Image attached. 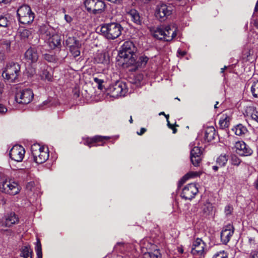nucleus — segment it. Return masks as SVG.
I'll return each mask as SVG.
<instances>
[{"label": "nucleus", "mask_w": 258, "mask_h": 258, "mask_svg": "<svg viewBox=\"0 0 258 258\" xmlns=\"http://www.w3.org/2000/svg\"><path fill=\"white\" fill-rule=\"evenodd\" d=\"M80 47L81 46H76L70 48V51L74 57L78 56L80 54V51L79 50Z\"/></svg>", "instance_id": "obj_41"}, {"label": "nucleus", "mask_w": 258, "mask_h": 258, "mask_svg": "<svg viewBox=\"0 0 258 258\" xmlns=\"http://www.w3.org/2000/svg\"><path fill=\"white\" fill-rule=\"evenodd\" d=\"M147 130L145 128L142 127L141 128L140 132H137V134L139 135H142L144 134L146 132Z\"/></svg>", "instance_id": "obj_55"}, {"label": "nucleus", "mask_w": 258, "mask_h": 258, "mask_svg": "<svg viewBox=\"0 0 258 258\" xmlns=\"http://www.w3.org/2000/svg\"><path fill=\"white\" fill-rule=\"evenodd\" d=\"M31 34V31L26 29H20L18 32V36L24 41H26Z\"/></svg>", "instance_id": "obj_26"}, {"label": "nucleus", "mask_w": 258, "mask_h": 258, "mask_svg": "<svg viewBox=\"0 0 258 258\" xmlns=\"http://www.w3.org/2000/svg\"><path fill=\"white\" fill-rule=\"evenodd\" d=\"M17 14L19 22L23 24L31 23L34 19V14L27 5L20 7L17 11Z\"/></svg>", "instance_id": "obj_5"}, {"label": "nucleus", "mask_w": 258, "mask_h": 258, "mask_svg": "<svg viewBox=\"0 0 258 258\" xmlns=\"http://www.w3.org/2000/svg\"><path fill=\"white\" fill-rule=\"evenodd\" d=\"M200 176V174L198 172L190 171L186 174L179 181L180 183H184L187 179L192 178L195 177H197Z\"/></svg>", "instance_id": "obj_33"}, {"label": "nucleus", "mask_w": 258, "mask_h": 258, "mask_svg": "<svg viewBox=\"0 0 258 258\" xmlns=\"http://www.w3.org/2000/svg\"><path fill=\"white\" fill-rule=\"evenodd\" d=\"M25 153V149L22 146L16 145L11 149L9 155L12 160L19 162L24 158Z\"/></svg>", "instance_id": "obj_12"}, {"label": "nucleus", "mask_w": 258, "mask_h": 258, "mask_svg": "<svg viewBox=\"0 0 258 258\" xmlns=\"http://www.w3.org/2000/svg\"><path fill=\"white\" fill-rule=\"evenodd\" d=\"M186 54V52L184 51H181V50H178L177 51V56H183Z\"/></svg>", "instance_id": "obj_54"}, {"label": "nucleus", "mask_w": 258, "mask_h": 258, "mask_svg": "<svg viewBox=\"0 0 258 258\" xmlns=\"http://www.w3.org/2000/svg\"><path fill=\"white\" fill-rule=\"evenodd\" d=\"M236 153L241 156H248L252 154V150L243 141H238L235 145Z\"/></svg>", "instance_id": "obj_16"}, {"label": "nucleus", "mask_w": 258, "mask_h": 258, "mask_svg": "<svg viewBox=\"0 0 258 258\" xmlns=\"http://www.w3.org/2000/svg\"><path fill=\"white\" fill-rule=\"evenodd\" d=\"M34 161L38 164L44 163L49 158L48 150L38 144H34L31 148Z\"/></svg>", "instance_id": "obj_4"}, {"label": "nucleus", "mask_w": 258, "mask_h": 258, "mask_svg": "<svg viewBox=\"0 0 258 258\" xmlns=\"http://www.w3.org/2000/svg\"><path fill=\"white\" fill-rule=\"evenodd\" d=\"M34 182L31 181L28 183H27L26 185V188L28 190H31L32 189V188L34 187Z\"/></svg>", "instance_id": "obj_49"}, {"label": "nucleus", "mask_w": 258, "mask_h": 258, "mask_svg": "<svg viewBox=\"0 0 258 258\" xmlns=\"http://www.w3.org/2000/svg\"><path fill=\"white\" fill-rule=\"evenodd\" d=\"M167 126L169 128L172 130L173 134H175L177 132V129L175 128V126H178V125H177L176 123L175 124V126H174V125L170 123L169 121H168Z\"/></svg>", "instance_id": "obj_47"}, {"label": "nucleus", "mask_w": 258, "mask_h": 258, "mask_svg": "<svg viewBox=\"0 0 258 258\" xmlns=\"http://www.w3.org/2000/svg\"><path fill=\"white\" fill-rule=\"evenodd\" d=\"M20 65L18 62H10L6 64L2 76L10 82H14L20 74Z\"/></svg>", "instance_id": "obj_3"}, {"label": "nucleus", "mask_w": 258, "mask_h": 258, "mask_svg": "<svg viewBox=\"0 0 258 258\" xmlns=\"http://www.w3.org/2000/svg\"><path fill=\"white\" fill-rule=\"evenodd\" d=\"M123 28L117 23L105 24L101 26L102 35L107 39L113 40L118 38L121 33Z\"/></svg>", "instance_id": "obj_2"}, {"label": "nucleus", "mask_w": 258, "mask_h": 258, "mask_svg": "<svg viewBox=\"0 0 258 258\" xmlns=\"http://www.w3.org/2000/svg\"><path fill=\"white\" fill-rule=\"evenodd\" d=\"M241 162V160L235 155H231L230 163L234 166H238Z\"/></svg>", "instance_id": "obj_36"}, {"label": "nucleus", "mask_w": 258, "mask_h": 258, "mask_svg": "<svg viewBox=\"0 0 258 258\" xmlns=\"http://www.w3.org/2000/svg\"><path fill=\"white\" fill-rule=\"evenodd\" d=\"M20 189L18 183L12 180H6L0 183V191L10 195L18 194Z\"/></svg>", "instance_id": "obj_7"}, {"label": "nucleus", "mask_w": 258, "mask_h": 258, "mask_svg": "<svg viewBox=\"0 0 258 258\" xmlns=\"http://www.w3.org/2000/svg\"><path fill=\"white\" fill-rule=\"evenodd\" d=\"M227 173L230 175H234L235 173V170L232 167H229L227 168Z\"/></svg>", "instance_id": "obj_48"}, {"label": "nucleus", "mask_w": 258, "mask_h": 258, "mask_svg": "<svg viewBox=\"0 0 258 258\" xmlns=\"http://www.w3.org/2000/svg\"><path fill=\"white\" fill-rule=\"evenodd\" d=\"M7 111V109L4 106L0 104V114H4Z\"/></svg>", "instance_id": "obj_51"}, {"label": "nucleus", "mask_w": 258, "mask_h": 258, "mask_svg": "<svg viewBox=\"0 0 258 258\" xmlns=\"http://www.w3.org/2000/svg\"><path fill=\"white\" fill-rule=\"evenodd\" d=\"M109 138H110L107 136H95L92 138H88L84 143V144L91 147V144L93 143L102 142L104 140H108Z\"/></svg>", "instance_id": "obj_20"}, {"label": "nucleus", "mask_w": 258, "mask_h": 258, "mask_svg": "<svg viewBox=\"0 0 258 258\" xmlns=\"http://www.w3.org/2000/svg\"><path fill=\"white\" fill-rule=\"evenodd\" d=\"M25 58L28 62H36L39 58L37 49L33 47L29 48L25 53Z\"/></svg>", "instance_id": "obj_18"}, {"label": "nucleus", "mask_w": 258, "mask_h": 258, "mask_svg": "<svg viewBox=\"0 0 258 258\" xmlns=\"http://www.w3.org/2000/svg\"><path fill=\"white\" fill-rule=\"evenodd\" d=\"M136 48L134 43L130 41H127L124 42L121 46L119 53L118 56L122 59V64L128 67L134 64L135 63V54H134Z\"/></svg>", "instance_id": "obj_1"}, {"label": "nucleus", "mask_w": 258, "mask_h": 258, "mask_svg": "<svg viewBox=\"0 0 258 258\" xmlns=\"http://www.w3.org/2000/svg\"><path fill=\"white\" fill-rule=\"evenodd\" d=\"M254 11L255 12H257L258 11V0L256 2V5L255 6V8H254Z\"/></svg>", "instance_id": "obj_58"}, {"label": "nucleus", "mask_w": 258, "mask_h": 258, "mask_svg": "<svg viewBox=\"0 0 258 258\" xmlns=\"http://www.w3.org/2000/svg\"><path fill=\"white\" fill-rule=\"evenodd\" d=\"M148 60L149 58L147 56L145 55H142L139 57V60H138L137 62L135 61V63L134 64L136 63V66L137 67H144L147 64V62L148 61Z\"/></svg>", "instance_id": "obj_32"}, {"label": "nucleus", "mask_w": 258, "mask_h": 258, "mask_svg": "<svg viewBox=\"0 0 258 258\" xmlns=\"http://www.w3.org/2000/svg\"><path fill=\"white\" fill-rule=\"evenodd\" d=\"M143 258H161V253L158 249L153 251L147 252L144 253Z\"/></svg>", "instance_id": "obj_28"}, {"label": "nucleus", "mask_w": 258, "mask_h": 258, "mask_svg": "<svg viewBox=\"0 0 258 258\" xmlns=\"http://www.w3.org/2000/svg\"><path fill=\"white\" fill-rule=\"evenodd\" d=\"M64 19L69 23H70L73 21V18L69 15H64Z\"/></svg>", "instance_id": "obj_52"}, {"label": "nucleus", "mask_w": 258, "mask_h": 258, "mask_svg": "<svg viewBox=\"0 0 258 258\" xmlns=\"http://www.w3.org/2000/svg\"><path fill=\"white\" fill-rule=\"evenodd\" d=\"M32 249L29 246H23L21 248L20 255L24 258H32Z\"/></svg>", "instance_id": "obj_23"}, {"label": "nucleus", "mask_w": 258, "mask_h": 258, "mask_svg": "<svg viewBox=\"0 0 258 258\" xmlns=\"http://www.w3.org/2000/svg\"><path fill=\"white\" fill-rule=\"evenodd\" d=\"M6 44L7 45L8 47H10V42L7 41Z\"/></svg>", "instance_id": "obj_64"}, {"label": "nucleus", "mask_w": 258, "mask_h": 258, "mask_svg": "<svg viewBox=\"0 0 258 258\" xmlns=\"http://www.w3.org/2000/svg\"><path fill=\"white\" fill-rule=\"evenodd\" d=\"M94 81L97 84V87L100 90H102L103 88V85L102 84L104 83V80L102 79H99L97 77L93 78Z\"/></svg>", "instance_id": "obj_42"}, {"label": "nucleus", "mask_w": 258, "mask_h": 258, "mask_svg": "<svg viewBox=\"0 0 258 258\" xmlns=\"http://www.w3.org/2000/svg\"><path fill=\"white\" fill-rule=\"evenodd\" d=\"M50 57V56L49 55H45V59L48 60L50 61V60H49V57Z\"/></svg>", "instance_id": "obj_62"}, {"label": "nucleus", "mask_w": 258, "mask_h": 258, "mask_svg": "<svg viewBox=\"0 0 258 258\" xmlns=\"http://www.w3.org/2000/svg\"><path fill=\"white\" fill-rule=\"evenodd\" d=\"M250 258H258V251H252L250 253Z\"/></svg>", "instance_id": "obj_50"}, {"label": "nucleus", "mask_w": 258, "mask_h": 258, "mask_svg": "<svg viewBox=\"0 0 258 258\" xmlns=\"http://www.w3.org/2000/svg\"><path fill=\"white\" fill-rule=\"evenodd\" d=\"M84 5L87 11L94 15L102 13L105 8V4L102 0H86Z\"/></svg>", "instance_id": "obj_6"}, {"label": "nucleus", "mask_w": 258, "mask_h": 258, "mask_svg": "<svg viewBox=\"0 0 258 258\" xmlns=\"http://www.w3.org/2000/svg\"><path fill=\"white\" fill-rule=\"evenodd\" d=\"M206 243L202 239L198 238L192 243L191 253L193 255H202L205 254L206 250H205Z\"/></svg>", "instance_id": "obj_14"}, {"label": "nucleus", "mask_w": 258, "mask_h": 258, "mask_svg": "<svg viewBox=\"0 0 258 258\" xmlns=\"http://www.w3.org/2000/svg\"><path fill=\"white\" fill-rule=\"evenodd\" d=\"M66 44L70 48L74 47L76 46H81V44L80 41L76 39L74 37H70L66 40Z\"/></svg>", "instance_id": "obj_30"}, {"label": "nucleus", "mask_w": 258, "mask_h": 258, "mask_svg": "<svg viewBox=\"0 0 258 258\" xmlns=\"http://www.w3.org/2000/svg\"><path fill=\"white\" fill-rule=\"evenodd\" d=\"M213 208V206L211 204L207 203L203 206L202 210L205 215H210L212 213Z\"/></svg>", "instance_id": "obj_34"}, {"label": "nucleus", "mask_w": 258, "mask_h": 258, "mask_svg": "<svg viewBox=\"0 0 258 258\" xmlns=\"http://www.w3.org/2000/svg\"><path fill=\"white\" fill-rule=\"evenodd\" d=\"M74 95L76 97H78L79 96V93L76 91L75 92Z\"/></svg>", "instance_id": "obj_61"}, {"label": "nucleus", "mask_w": 258, "mask_h": 258, "mask_svg": "<svg viewBox=\"0 0 258 258\" xmlns=\"http://www.w3.org/2000/svg\"><path fill=\"white\" fill-rule=\"evenodd\" d=\"M228 161V157L226 155H220L217 159V163L220 166H224Z\"/></svg>", "instance_id": "obj_35"}, {"label": "nucleus", "mask_w": 258, "mask_h": 258, "mask_svg": "<svg viewBox=\"0 0 258 258\" xmlns=\"http://www.w3.org/2000/svg\"><path fill=\"white\" fill-rule=\"evenodd\" d=\"M35 250L37 253V258H42L41 245L39 239H37L35 246Z\"/></svg>", "instance_id": "obj_37"}, {"label": "nucleus", "mask_w": 258, "mask_h": 258, "mask_svg": "<svg viewBox=\"0 0 258 258\" xmlns=\"http://www.w3.org/2000/svg\"><path fill=\"white\" fill-rule=\"evenodd\" d=\"M254 186L256 188H258V177L257 178H256V179L255 180L254 183Z\"/></svg>", "instance_id": "obj_57"}, {"label": "nucleus", "mask_w": 258, "mask_h": 258, "mask_svg": "<svg viewBox=\"0 0 258 258\" xmlns=\"http://www.w3.org/2000/svg\"><path fill=\"white\" fill-rule=\"evenodd\" d=\"M4 84L2 82H0V99L2 97V94L4 91Z\"/></svg>", "instance_id": "obj_53"}, {"label": "nucleus", "mask_w": 258, "mask_h": 258, "mask_svg": "<svg viewBox=\"0 0 258 258\" xmlns=\"http://www.w3.org/2000/svg\"><path fill=\"white\" fill-rule=\"evenodd\" d=\"M234 233L233 225L228 224L223 227L221 232V241L224 244H227Z\"/></svg>", "instance_id": "obj_17"}, {"label": "nucleus", "mask_w": 258, "mask_h": 258, "mask_svg": "<svg viewBox=\"0 0 258 258\" xmlns=\"http://www.w3.org/2000/svg\"><path fill=\"white\" fill-rule=\"evenodd\" d=\"M165 31L167 38H171V40L176 36V30L173 27L171 28L170 26H167L165 27ZM165 37L166 36H165Z\"/></svg>", "instance_id": "obj_27"}, {"label": "nucleus", "mask_w": 258, "mask_h": 258, "mask_svg": "<svg viewBox=\"0 0 258 258\" xmlns=\"http://www.w3.org/2000/svg\"><path fill=\"white\" fill-rule=\"evenodd\" d=\"M19 217L14 212H10L5 216L3 220H0V226L5 227H10L18 223Z\"/></svg>", "instance_id": "obj_13"}, {"label": "nucleus", "mask_w": 258, "mask_h": 258, "mask_svg": "<svg viewBox=\"0 0 258 258\" xmlns=\"http://www.w3.org/2000/svg\"><path fill=\"white\" fill-rule=\"evenodd\" d=\"M230 120V116L226 114H223L219 121L220 128L223 130L228 127Z\"/></svg>", "instance_id": "obj_21"}, {"label": "nucleus", "mask_w": 258, "mask_h": 258, "mask_svg": "<svg viewBox=\"0 0 258 258\" xmlns=\"http://www.w3.org/2000/svg\"><path fill=\"white\" fill-rule=\"evenodd\" d=\"M251 91L253 97L258 98V80L253 83L251 87Z\"/></svg>", "instance_id": "obj_38"}, {"label": "nucleus", "mask_w": 258, "mask_h": 258, "mask_svg": "<svg viewBox=\"0 0 258 258\" xmlns=\"http://www.w3.org/2000/svg\"><path fill=\"white\" fill-rule=\"evenodd\" d=\"M213 169L214 170H215V171H217V170H218V166H214L213 167Z\"/></svg>", "instance_id": "obj_59"}, {"label": "nucleus", "mask_w": 258, "mask_h": 258, "mask_svg": "<svg viewBox=\"0 0 258 258\" xmlns=\"http://www.w3.org/2000/svg\"><path fill=\"white\" fill-rule=\"evenodd\" d=\"M33 95L31 89H26L17 93L15 98L18 103L27 104L32 101Z\"/></svg>", "instance_id": "obj_9"}, {"label": "nucleus", "mask_w": 258, "mask_h": 258, "mask_svg": "<svg viewBox=\"0 0 258 258\" xmlns=\"http://www.w3.org/2000/svg\"><path fill=\"white\" fill-rule=\"evenodd\" d=\"M12 0H0V3L8 4L11 2Z\"/></svg>", "instance_id": "obj_56"}, {"label": "nucleus", "mask_w": 258, "mask_h": 258, "mask_svg": "<svg viewBox=\"0 0 258 258\" xmlns=\"http://www.w3.org/2000/svg\"><path fill=\"white\" fill-rule=\"evenodd\" d=\"M213 258H227V256L224 251H220L216 253Z\"/></svg>", "instance_id": "obj_43"}, {"label": "nucleus", "mask_w": 258, "mask_h": 258, "mask_svg": "<svg viewBox=\"0 0 258 258\" xmlns=\"http://www.w3.org/2000/svg\"><path fill=\"white\" fill-rule=\"evenodd\" d=\"M132 21L137 25L142 24V20L139 13L135 10H132L128 13Z\"/></svg>", "instance_id": "obj_25"}, {"label": "nucleus", "mask_w": 258, "mask_h": 258, "mask_svg": "<svg viewBox=\"0 0 258 258\" xmlns=\"http://www.w3.org/2000/svg\"><path fill=\"white\" fill-rule=\"evenodd\" d=\"M108 93L112 97L123 96L127 92L125 83L121 81H116L111 85L107 89Z\"/></svg>", "instance_id": "obj_8"}, {"label": "nucleus", "mask_w": 258, "mask_h": 258, "mask_svg": "<svg viewBox=\"0 0 258 258\" xmlns=\"http://www.w3.org/2000/svg\"><path fill=\"white\" fill-rule=\"evenodd\" d=\"M226 68L227 67L226 66H225L223 68H222L221 69V73H223L224 72L225 70L226 69Z\"/></svg>", "instance_id": "obj_60"}, {"label": "nucleus", "mask_w": 258, "mask_h": 258, "mask_svg": "<svg viewBox=\"0 0 258 258\" xmlns=\"http://www.w3.org/2000/svg\"><path fill=\"white\" fill-rule=\"evenodd\" d=\"M251 55V51L248 48H247V49H245L243 51V56L246 58L247 60H249V57Z\"/></svg>", "instance_id": "obj_44"}, {"label": "nucleus", "mask_w": 258, "mask_h": 258, "mask_svg": "<svg viewBox=\"0 0 258 258\" xmlns=\"http://www.w3.org/2000/svg\"><path fill=\"white\" fill-rule=\"evenodd\" d=\"M251 116L252 119L258 122V111L255 109L253 110Z\"/></svg>", "instance_id": "obj_46"}, {"label": "nucleus", "mask_w": 258, "mask_h": 258, "mask_svg": "<svg viewBox=\"0 0 258 258\" xmlns=\"http://www.w3.org/2000/svg\"><path fill=\"white\" fill-rule=\"evenodd\" d=\"M202 150L198 147H195L190 151V159L194 166L198 167L200 166L202 161Z\"/></svg>", "instance_id": "obj_15"}, {"label": "nucleus", "mask_w": 258, "mask_h": 258, "mask_svg": "<svg viewBox=\"0 0 258 258\" xmlns=\"http://www.w3.org/2000/svg\"><path fill=\"white\" fill-rule=\"evenodd\" d=\"M216 136V131L213 127L207 128L205 131V139L208 142H211L214 140Z\"/></svg>", "instance_id": "obj_22"}, {"label": "nucleus", "mask_w": 258, "mask_h": 258, "mask_svg": "<svg viewBox=\"0 0 258 258\" xmlns=\"http://www.w3.org/2000/svg\"><path fill=\"white\" fill-rule=\"evenodd\" d=\"M49 43L52 44L54 47H59L61 45V38L58 35H53L49 39Z\"/></svg>", "instance_id": "obj_29"}, {"label": "nucleus", "mask_w": 258, "mask_h": 258, "mask_svg": "<svg viewBox=\"0 0 258 258\" xmlns=\"http://www.w3.org/2000/svg\"><path fill=\"white\" fill-rule=\"evenodd\" d=\"M198 191L196 184L189 183L183 188L181 196L185 200H191L195 198Z\"/></svg>", "instance_id": "obj_11"}, {"label": "nucleus", "mask_w": 258, "mask_h": 258, "mask_svg": "<svg viewBox=\"0 0 258 258\" xmlns=\"http://www.w3.org/2000/svg\"><path fill=\"white\" fill-rule=\"evenodd\" d=\"M233 211V208L230 205H227L225 208V213L226 216L231 214Z\"/></svg>", "instance_id": "obj_45"}, {"label": "nucleus", "mask_w": 258, "mask_h": 258, "mask_svg": "<svg viewBox=\"0 0 258 258\" xmlns=\"http://www.w3.org/2000/svg\"><path fill=\"white\" fill-rule=\"evenodd\" d=\"M172 10V7L162 4L158 6L156 8V17L160 21H164L171 14Z\"/></svg>", "instance_id": "obj_10"}, {"label": "nucleus", "mask_w": 258, "mask_h": 258, "mask_svg": "<svg viewBox=\"0 0 258 258\" xmlns=\"http://www.w3.org/2000/svg\"><path fill=\"white\" fill-rule=\"evenodd\" d=\"M50 30L51 29L48 25H42L40 26L39 31L42 35H45L46 36L49 37L51 35Z\"/></svg>", "instance_id": "obj_31"}, {"label": "nucleus", "mask_w": 258, "mask_h": 258, "mask_svg": "<svg viewBox=\"0 0 258 258\" xmlns=\"http://www.w3.org/2000/svg\"><path fill=\"white\" fill-rule=\"evenodd\" d=\"M152 35L154 37L159 40H164V41H171V38L165 37L166 32L165 31V27H158L155 30L153 31Z\"/></svg>", "instance_id": "obj_19"}, {"label": "nucleus", "mask_w": 258, "mask_h": 258, "mask_svg": "<svg viewBox=\"0 0 258 258\" xmlns=\"http://www.w3.org/2000/svg\"><path fill=\"white\" fill-rule=\"evenodd\" d=\"M10 24L8 18L3 16H0V26L2 27H7Z\"/></svg>", "instance_id": "obj_40"}, {"label": "nucleus", "mask_w": 258, "mask_h": 258, "mask_svg": "<svg viewBox=\"0 0 258 258\" xmlns=\"http://www.w3.org/2000/svg\"><path fill=\"white\" fill-rule=\"evenodd\" d=\"M164 116H165L167 120V122H168V121H169V115L168 114H165Z\"/></svg>", "instance_id": "obj_63"}, {"label": "nucleus", "mask_w": 258, "mask_h": 258, "mask_svg": "<svg viewBox=\"0 0 258 258\" xmlns=\"http://www.w3.org/2000/svg\"><path fill=\"white\" fill-rule=\"evenodd\" d=\"M41 77L42 79L47 80L48 81H51L52 80L51 74L46 70L42 71Z\"/></svg>", "instance_id": "obj_39"}, {"label": "nucleus", "mask_w": 258, "mask_h": 258, "mask_svg": "<svg viewBox=\"0 0 258 258\" xmlns=\"http://www.w3.org/2000/svg\"><path fill=\"white\" fill-rule=\"evenodd\" d=\"M232 131L234 132L236 135L239 136L244 135L247 132L246 127L242 124L236 125L232 128Z\"/></svg>", "instance_id": "obj_24"}]
</instances>
